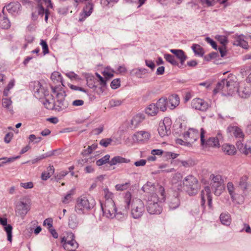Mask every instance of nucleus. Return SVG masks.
<instances>
[{"mask_svg": "<svg viewBox=\"0 0 251 251\" xmlns=\"http://www.w3.org/2000/svg\"><path fill=\"white\" fill-rule=\"evenodd\" d=\"M238 83L230 77L223 78L218 82L213 90V93L217 94L220 92L223 96L231 95L234 91H237L239 96L242 98H248L251 94V88L250 86H240L237 88Z\"/></svg>", "mask_w": 251, "mask_h": 251, "instance_id": "1", "label": "nucleus"}, {"mask_svg": "<svg viewBox=\"0 0 251 251\" xmlns=\"http://www.w3.org/2000/svg\"><path fill=\"white\" fill-rule=\"evenodd\" d=\"M158 192L159 196L156 194H153L148 198L147 209L150 214H159L162 212V207L158 202L165 200L166 195L164 188L162 186H159Z\"/></svg>", "mask_w": 251, "mask_h": 251, "instance_id": "2", "label": "nucleus"}, {"mask_svg": "<svg viewBox=\"0 0 251 251\" xmlns=\"http://www.w3.org/2000/svg\"><path fill=\"white\" fill-rule=\"evenodd\" d=\"M131 200V194L129 192H127L124 197V201L126 204L125 208L123 211L118 210L115 205L108 209H106L103 212V215L106 217L113 219L115 217L119 221H123L126 219L127 216V209L130 207Z\"/></svg>", "mask_w": 251, "mask_h": 251, "instance_id": "3", "label": "nucleus"}, {"mask_svg": "<svg viewBox=\"0 0 251 251\" xmlns=\"http://www.w3.org/2000/svg\"><path fill=\"white\" fill-rule=\"evenodd\" d=\"M95 204V201L93 198H88L84 196H81L77 199L75 206V211L78 214H84L85 211H88L92 209Z\"/></svg>", "mask_w": 251, "mask_h": 251, "instance_id": "4", "label": "nucleus"}, {"mask_svg": "<svg viewBox=\"0 0 251 251\" xmlns=\"http://www.w3.org/2000/svg\"><path fill=\"white\" fill-rule=\"evenodd\" d=\"M130 204L131 215L132 218L135 219L140 218L145 210L143 201L138 198H131Z\"/></svg>", "mask_w": 251, "mask_h": 251, "instance_id": "5", "label": "nucleus"}, {"mask_svg": "<svg viewBox=\"0 0 251 251\" xmlns=\"http://www.w3.org/2000/svg\"><path fill=\"white\" fill-rule=\"evenodd\" d=\"M210 179H211L210 185L214 194L216 196H220L225 188L224 180L222 176L212 174L210 176Z\"/></svg>", "mask_w": 251, "mask_h": 251, "instance_id": "6", "label": "nucleus"}, {"mask_svg": "<svg viewBox=\"0 0 251 251\" xmlns=\"http://www.w3.org/2000/svg\"><path fill=\"white\" fill-rule=\"evenodd\" d=\"M198 182L197 179L193 175H189L184 178L183 183L189 195H194L197 193L199 188Z\"/></svg>", "mask_w": 251, "mask_h": 251, "instance_id": "7", "label": "nucleus"}, {"mask_svg": "<svg viewBox=\"0 0 251 251\" xmlns=\"http://www.w3.org/2000/svg\"><path fill=\"white\" fill-rule=\"evenodd\" d=\"M66 95L64 91L57 93L56 100L53 103V109L57 111H61L67 108L69 105L68 102L65 100Z\"/></svg>", "mask_w": 251, "mask_h": 251, "instance_id": "8", "label": "nucleus"}, {"mask_svg": "<svg viewBox=\"0 0 251 251\" xmlns=\"http://www.w3.org/2000/svg\"><path fill=\"white\" fill-rule=\"evenodd\" d=\"M22 5L18 1H13L6 4L2 8V12L4 14L6 10L12 16H16L20 14Z\"/></svg>", "mask_w": 251, "mask_h": 251, "instance_id": "9", "label": "nucleus"}, {"mask_svg": "<svg viewBox=\"0 0 251 251\" xmlns=\"http://www.w3.org/2000/svg\"><path fill=\"white\" fill-rule=\"evenodd\" d=\"M103 191L105 201L104 204L101 203V208L103 212L106 209H108L114 206L115 204L113 200V194L110 192L107 188H104Z\"/></svg>", "mask_w": 251, "mask_h": 251, "instance_id": "10", "label": "nucleus"}, {"mask_svg": "<svg viewBox=\"0 0 251 251\" xmlns=\"http://www.w3.org/2000/svg\"><path fill=\"white\" fill-rule=\"evenodd\" d=\"M171 121L168 118H165L163 122L159 124L158 132L161 137L168 135L171 133L170 127Z\"/></svg>", "mask_w": 251, "mask_h": 251, "instance_id": "11", "label": "nucleus"}, {"mask_svg": "<svg viewBox=\"0 0 251 251\" xmlns=\"http://www.w3.org/2000/svg\"><path fill=\"white\" fill-rule=\"evenodd\" d=\"M201 206L204 208L206 199L207 200L208 204L209 207L212 206V196L210 187L208 186H205L204 189L201 191Z\"/></svg>", "mask_w": 251, "mask_h": 251, "instance_id": "12", "label": "nucleus"}, {"mask_svg": "<svg viewBox=\"0 0 251 251\" xmlns=\"http://www.w3.org/2000/svg\"><path fill=\"white\" fill-rule=\"evenodd\" d=\"M205 131L203 128L201 129V144L202 146L218 147L220 146L219 141L215 137H210L206 141L204 139Z\"/></svg>", "mask_w": 251, "mask_h": 251, "instance_id": "13", "label": "nucleus"}, {"mask_svg": "<svg viewBox=\"0 0 251 251\" xmlns=\"http://www.w3.org/2000/svg\"><path fill=\"white\" fill-rule=\"evenodd\" d=\"M191 106L193 108L201 111H206L209 106L207 102L200 98L193 99L191 102Z\"/></svg>", "mask_w": 251, "mask_h": 251, "instance_id": "14", "label": "nucleus"}, {"mask_svg": "<svg viewBox=\"0 0 251 251\" xmlns=\"http://www.w3.org/2000/svg\"><path fill=\"white\" fill-rule=\"evenodd\" d=\"M30 210L29 205L23 201L18 202L16 206L15 212L21 217H24Z\"/></svg>", "mask_w": 251, "mask_h": 251, "instance_id": "15", "label": "nucleus"}, {"mask_svg": "<svg viewBox=\"0 0 251 251\" xmlns=\"http://www.w3.org/2000/svg\"><path fill=\"white\" fill-rule=\"evenodd\" d=\"M199 131L194 128H189V130L183 134V137L185 140H189V142H194L199 138Z\"/></svg>", "mask_w": 251, "mask_h": 251, "instance_id": "16", "label": "nucleus"}, {"mask_svg": "<svg viewBox=\"0 0 251 251\" xmlns=\"http://www.w3.org/2000/svg\"><path fill=\"white\" fill-rule=\"evenodd\" d=\"M160 185H157V188H155L153 183L151 182H147L142 188V190L146 193L150 194L152 195L153 194H156L159 196L158 192L159 187Z\"/></svg>", "mask_w": 251, "mask_h": 251, "instance_id": "17", "label": "nucleus"}, {"mask_svg": "<svg viewBox=\"0 0 251 251\" xmlns=\"http://www.w3.org/2000/svg\"><path fill=\"white\" fill-rule=\"evenodd\" d=\"M34 96L37 99H41L43 97V94L44 92V87L39 81L33 82Z\"/></svg>", "mask_w": 251, "mask_h": 251, "instance_id": "18", "label": "nucleus"}, {"mask_svg": "<svg viewBox=\"0 0 251 251\" xmlns=\"http://www.w3.org/2000/svg\"><path fill=\"white\" fill-rule=\"evenodd\" d=\"M234 41L233 45L236 46H240L244 49H247L248 44L245 40V36L243 34H235L233 36Z\"/></svg>", "mask_w": 251, "mask_h": 251, "instance_id": "19", "label": "nucleus"}, {"mask_svg": "<svg viewBox=\"0 0 251 251\" xmlns=\"http://www.w3.org/2000/svg\"><path fill=\"white\" fill-rule=\"evenodd\" d=\"M134 136L138 142H145L150 139L151 134L148 131L142 130L136 132L134 134Z\"/></svg>", "mask_w": 251, "mask_h": 251, "instance_id": "20", "label": "nucleus"}, {"mask_svg": "<svg viewBox=\"0 0 251 251\" xmlns=\"http://www.w3.org/2000/svg\"><path fill=\"white\" fill-rule=\"evenodd\" d=\"M168 205L170 210H174L180 205V200L177 196H171L168 198Z\"/></svg>", "mask_w": 251, "mask_h": 251, "instance_id": "21", "label": "nucleus"}, {"mask_svg": "<svg viewBox=\"0 0 251 251\" xmlns=\"http://www.w3.org/2000/svg\"><path fill=\"white\" fill-rule=\"evenodd\" d=\"M145 115L143 114H138L134 116L131 120L130 128H135L138 127L145 120Z\"/></svg>", "mask_w": 251, "mask_h": 251, "instance_id": "22", "label": "nucleus"}, {"mask_svg": "<svg viewBox=\"0 0 251 251\" xmlns=\"http://www.w3.org/2000/svg\"><path fill=\"white\" fill-rule=\"evenodd\" d=\"M227 131L229 133H232L236 138L243 139L244 137V134L241 129L236 126H229L227 128Z\"/></svg>", "mask_w": 251, "mask_h": 251, "instance_id": "23", "label": "nucleus"}, {"mask_svg": "<svg viewBox=\"0 0 251 251\" xmlns=\"http://www.w3.org/2000/svg\"><path fill=\"white\" fill-rule=\"evenodd\" d=\"M170 51L176 55V56L180 60L181 64L183 65L185 61L187 58V57L185 55L184 51L179 49H171L170 50Z\"/></svg>", "mask_w": 251, "mask_h": 251, "instance_id": "24", "label": "nucleus"}, {"mask_svg": "<svg viewBox=\"0 0 251 251\" xmlns=\"http://www.w3.org/2000/svg\"><path fill=\"white\" fill-rule=\"evenodd\" d=\"M168 101V107L171 109H173L179 104V98L177 95L174 94L169 97Z\"/></svg>", "mask_w": 251, "mask_h": 251, "instance_id": "25", "label": "nucleus"}, {"mask_svg": "<svg viewBox=\"0 0 251 251\" xmlns=\"http://www.w3.org/2000/svg\"><path fill=\"white\" fill-rule=\"evenodd\" d=\"M155 104L157 107L158 110L160 109L161 111H165L166 110L167 106L168 107L169 106L168 99L165 98H161Z\"/></svg>", "mask_w": 251, "mask_h": 251, "instance_id": "26", "label": "nucleus"}, {"mask_svg": "<svg viewBox=\"0 0 251 251\" xmlns=\"http://www.w3.org/2000/svg\"><path fill=\"white\" fill-rule=\"evenodd\" d=\"M148 70L145 68H135L131 70V75H134L138 78H143V75L148 73Z\"/></svg>", "mask_w": 251, "mask_h": 251, "instance_id": "27", "label": "nucleus"}, {"mask_svg": "<svg viewBox=\"0 0 251 251\" xmlns=\"http://www.w3.org/2000/svg\"><path fill=\"white\" fill-rule=\"evenodd\" d=\"M86 79L87 85L90 88L95 89L97 88V86L96 85V79L94 75L90 74H87L86 75Z\"/></svg>", "mask_w": 251, "mask_h": 251, "instance_id": "28", "label": "nucleus"}, {"mask_svg": "<svg viewBox=\"0 0 251 251\" xmlns=\"http://www.w3.org/2000/svg\"><path fill=\"white\" fill-rule=\"evenodd\" d=\"M227 0H201V4L204 7H209L214 5L216 3L224 4Z\"/></svg>", "mask_w": 251, "mask_h": 251, "instance_id": "29", "label": "nucleus"}, {"mask_svg": "<svg viewBox=\"0 0 251 251\" xmlns=\"http://www.w3.org/2000/svg\"><path fill=\"white\" fill-rule=\"evenodd\" d=\"M220 220L223 225L229 226L231 224V219L228 213H222L220 216Z\"/></svg>", "mask_w": 251, "mask_h": 251, "instance_id": "30", "label": "nucleus"}, {"mask_svg": "<svg viewBox=\"0 0 251 251\" xmlns=\"http://www.w3.org/2000/svg\"><path fill=\"white\" fill-rule=\"evenodd\" d=\"M11 26V24L7 16L4 15H1L0 14V27L3 29H8Z\"/></svg>", "mask_w": 251, "mask_h": 251, "instance_id": "31", "label": "nucleus"}, {"mask_svg": "<svg viewBox=\"0 0 251 251\" xmlns=\"http://www.w3.org/2000/svg\"><path fill=\"white\" fill-rule=\"evenodd\" d=\"M94 4L91 1H88L85 6L83 7V11L84 14V17L86 18L89 16L93 12Z\"/></svg>", "mask_w": 251, "mask_h": 251, "instance_id": "32", "label": "nucleus"}, {"mask_svg": "<svg viewBox=\"0 0 251 251\" xmlns=\"http://www.w3.org/2000/svg\"><path fill=\"white\" fill-rule=\"evenodd\" d=\"M129 162V160H127L126 159L120 156H116L112 158L110 160L109 164L110 166H113L118 163H128Z\"/></svg>", "mask_w": 251, "mask_h": 251, "instance_id": "33", "label": "nucleus"}, {"mask_svg": "<svg viewBox=\"0 0 251 251\" xmlns=\"http://www.w3.org/2000/svg\"><path fill=\"white\" fill-rule=\"evenodd\" d=\"M50 78L54 83H56L58 82H60L61 83L62 86H64L63 84L62 77L59 72H53L51 75Z\"/></svg>", "mask_w": 251, "mask_h": 251, "instance_id": "34", "label": "nucleus"}, {"mask_svg": "<svg viewBox=\"0 0 251 251\" xmlns=\"http://www.w3.org/2000/svg\"><path fill=\"white\" fill-rule=\"evenodd\" d=\"M12 101L10 99L4 98L2 99V105L3 107L6 109L11 114L13 113V107L12 106Z\"/></svg>", "mask_w": 251, "mask_h": 251, "instance_id": "35", "label": "nucleus"}, {"mask_svg": "<svg viewBox=\"0 0 251 251\" xmlns=\"http://www.w3.org/2000/svg\"><path fill=\"white\" fill-rule=\"evenodd\" d=\"M67 238L69 240L66 242L67 244L71 245L73 248L76 249L78 247V244L75 240V235L72 233L68 234Z\"/></svg>", "mask_w": 251, "mask_h": 251, "instance_id": "36", "label": "nucleus"}, {"mask_svg": "<svg viewBox=\"0 0 251 251\" xmlns=\"http://www.w3.org/2000/svg\"><path fill=\"white\" fill-rule=\"evenodd\" d=\"M223 151L228 155H232L236 152V150L234 146L231 145H224L222 146Z\"/></svg>", "mask_w": 251, "mask_h": 251, "instance_id": "37", "label": "nucleus"}, {"mask_svg": "<svg viewBox=\"0 0 251 251\" xmlns=\"http://www.w3.org/2000/svg\"><path fill=\"white\" fill-rule=\"evenodd\" d=\"M157 107L156 106V105L154 103L151 104L149 105V106L146 109V113L150 116H154L158 112Z\"/></svg>", "mask_w": 251, "mask_h": 251, "instance_id": "38", "label": "nucleus"}, {"mask_svg": "<svg viewBox=\"0 0 251 251\" xmlns=\"http://www.w3.org/2000/svg\"><path fill=\"white\" fill-rule=\"evenodd\" d=\"M192 50L196 55L202 56L204 54L203 49L198 44H193L191 47Z\"/></svg>", "mask_w": 251, "mask_h": 251, "instance_id": "39", "label": "nucleus"}, {"mask_svg": "<svg viewBox=\"0 0 251 251\" xmlns=\"http://www.w3.org/2000/svg\"><path fill=\"white\" fill-rule=\"evenodd\" d=\"M119 0H100V3L103 7H112L117 3Z\"/></svg>", "mask_w": 251, "mask_h": 251, "instance_id": "40", "label": "nucleus"}, {"mask_svg": "<svg viewBox=\"0 0 251 251\" xmlns=\"http://www.w3.org/2000/svg\"><path fill=\"white\" fill-rule=\"evenodd\" d=\"M227 189L229 195L231 196L232 199L234 201L235 200V195L236 194L234 192L235 188L234 186L231 182H229L227 184Z\"/></svg>", "mask_w": 251, "mask_h": 251, "instance_id": "41", "label": "nucleus"}, {"mask_svg": "<svg viewBox=\"0 0 251 251\" xmlns=\"http://www.w3.org/2000/svg\"><path fill=\"white\" fill-rule=\"evenodd\" d=\"M164 58L167 61L174 66H178V63L176 60L175 56L170 54H165Z\"/></svg>", "mask_w": 251, "mask_h": 251, "instance_id": "42", "label": "nucleus"}, {"mask_svg": "<svg viewBox=\"0 0 251 251\" xmlns=\"http://www.w3.org/2000/svg\"><path fill=\"white\" fill-rule=\"evenodd\" d=\"M4 230L6 232L7 236V240L10 242L12 241V226L9 225L7 224L6 226H3Z\"/></svg>", "mask_w": 251, "mask_h": 251, "instance_id": "43", "label": "nucleus"}, {"mask_svg": "<svg viewBox=\"0 0 251 251\" xmlns=\"http://www.w3.org/2000/svg\"><path fill=\"white\" fill-rule=\"evenodd\" d=\"M247 177L244 176L241 178L238 183V187L243 191H245L247 189L248 184L247 183Z\"/></svg>", "mask_w": 251, "mask_h": 251, "instance_id": "44", "label": "nucleus"}, {"mask_svg": "<svg viewBox=\"0 0 251 251\" xmlns=\"http://www.w3.org/2000/svg\"><path fill=\"white\" fill-rule=\"evenodd\" d=\"M109 158L110 155L109 154H106L101 158L98 160L96 161V164L98 166H101L106 163H109V162L110 161Z\"/></svg>", "mask_w": 251, "mask_h": 251, "instance_id": "45", "label": "nucleus"}, {"mask_svg": "<svg viewBox=\"0 0 251 251\" xmlns=\"http://www.w3.org/2000/svg\"><path fill=\"white\" fill-rule=\"evenodd\" d=\"M217 40L222 44V46H226L228 40L226 36L224 35H218L216 36Z\"/></svg>", "mask_w": 251, "mask_h": 251, "instance_id": "46", "label": "nucleus"}, {"mask_svg": "<svg viewBox=\"0 0 251 251\" xmlns=\"http://www.w3.org/2000/svg\"><path fill=\"white\" fill-rule=\"evenodd\" d=\"M19 158V156H17L15 157H10V158H6V157L0 158V160H3V161L1 162H0V167L1 166H3L4 165V164H5V163H6L7 162L13 161L15 159Z\"/></svg>", "mask_w": 251, "mask_h": 251, "instance_id": "47", "label": "nucleus"}, {"mask_svg": "<svg viewBox=\"0 0 251 251\" xmlns=\"http://www.w3.org/2000/svg\"><path fill=\"white\" fill-rule=\"evenodd\" d=\"M40 44L42 47L43 52L44 55L47 54L49 52L48 45L47 42L43 39L41 40Z\"/></svg>", "mask_w": 251, "mask_h": 251, "instance_id": "48", "label": "nucleus"}, {"mask_svg": "<svg viewBox=\"0 0 251 251\" xmlns=\"http://www.w3.org/2000/svg\"><path fill=\"white\" fill-rule=\"evenodd\" d=\"M97 147V145H95V144H93L91 146H88V147L87 148V149L85 150L82 152V154L85 155H89L92 153L93 151L96 150Z\"/></svg>", "mask_w": 251, "mask_h": 251, "instance_id": "49", "label": "nucleus"}, {"mask_svg": "<svg viewBox=\"0 0 251 251\" xmlns=\"http://www.w3.org/2000/svg\"><path fill=\"white\" fill-rule=\"evenodd\" d=\"M47 9H45L41 4H38L37 7L38 15L43 17L46 13Z\"/></svg>", "mask_w": 251, "mask_h": 251, "instance_id": "50", "label": "nucleus"}, {"mask_svg": "<svg viewBox=\"0 0 251 251\" xmlns=\"http://www.w3.org/2000/svg\"><path fill=\"white\" fill-rule=\"evenodd\" d=\"M112 141L111 138H104L100 141V144L104 147H107L111 144Z\"/></svg>", "mask_w": 251, "mask_h": 251, "instance_id": "51", "label": "nucleus"}, {"mask_svg": "<svg viewBox=\"0 0 251 251\" xmlns=\"http://www.w3.org/2000/svg\"><path fill=\"white\" fill-rule=\"evenodd\" d=\"M129 184V183L127 182L123 184H118L115 186V189L117 191H123L127 189Z\"/></svg>", "mask_w": 251, "mask_h": 251, "instance_id": "52", "label": "nucleus"}, {"mask_svg": "<svg viewBox=\"0 0 251 251\" xmlns=\"http://www.w3.org/2000/svg\"><path fill=\"white\" fill-rule=\"evenodd\" d=\"M120 86V80L119 78L114 79L112 81L110 86L112 89H116Z\"/></svg>", "mask_w": 251, "mask_h": 251, "instance_id": "53", "label": "nucleus"}, {"mask_svg": "<svg viewBox=\"0 0 251 251\" xmlns=\"http://www.w3.org/2000/svg\"><path fill=\"white\" fill-rule=\"evenodd\" d=\"M122 103V101L120 100L112 99L109 101V104L111 107L120 106Z\"/></svg>", "mask_w": 251, "mask_h": 251, "instance_id": "54", "label": "nucleus"}, {"mask_svg": "<svg viewBox=\"0 0 251 251\" xmlns=\"http://www.w3.org/2000/svg\"><path fill=\"white\" fill-rule=\"evenodd\" d=\"M78 223L75 221V219H74L73 217H71V218L69 220V226L70 228L72 229H74L77 227Z\"/></svg>", "mask_w": 251, "mask_h": 251, "instance_id": "55", "label": "nucleus"}, {"mask_svg": "<svg viewBox=\"0 0 251 251\" xmlns=\"http://www.w3.org/2000/svg\"><path fill=\"white\" fill-rule=\"evenodd\" d=\"M68 174V172L67 171H62L56 175V176H55V179L57 181H58L62 179Z\"/></svg>", "mask_w": 251, "mask_h": 251, "instance_id": "56", "label": "nucleus"}, {"mask_svg": "<svg viewBox=\"0 0 251 251\" xmlns=\"http://www.w3.org/2000/svg\"><path fill=\"white\" fill-rule=\"evenodd\" d=\"M43 104L45 107L48 109H53V103H51L50 102L49 100L47 99L43 101Z\"/></svg>", "mask_w": 251, "mask_h": 251, "instance_id": "57", "label": "nucleus"}, {"mask_svg": "<svg viewBox=\"0 0 251 251\" xmlns=\"http://www.w3.org/2000/svg\"><path fill=\"white\" fill-rule=\"evenodd\" d=\"M96 76L99 78L100 85L102 87L105 86L106 85V81L99 74L96 73Z\"/></svg>", "mask_w": 251, "mask_h": 251, "instance_id": "58", "label": "nucleus"}, {"mask_svg": "<svg viewBox=\"0 0 251 251\" xmlns=\"http://www.w3.org/2000/svg\"><path fill=\"white\" fill-rule=\"evenodd\" d=\"M205 41L211 45V46L212 47V48L215 50H217V44L212 39H211L209 37H207L205 38Z\"/></svg>", "mask_w": 251, "mask_h": 251, "instance_id": "59", "label": "nucleus"}, {"mask_svg": "<svg viewBox=\"0 0 251 251\" xmlns=\"http://www.w3.org/2000/svg\"><path fill=\"white\" fill-rule=\"evenodd\" d=\"M218 50L220 53L221 56L224 57L226 54V46H220L218 48Z\"/></svg>", "mask_w": 251, "mask_h": 251, "instance_id": "60", "label": "nucleus"}, {"mask_svg": "<svg viewBox=\"0 0 251 251\" xmlns=\"http://www.w3.org/2000/svg\"><path fill=\"white\" fill-rule=\"evenodd\" d=\"M110 71V72H106L105 71H104L102 72L103 75H104V77H106V79L110 78L113 76L112 73H114L115 71L113 69H111Z\"/></svg>", "mask_w": 251, "mask_h": 251, "instance_id": "61", "label": "nucleus"}, {"mask_svg": "<svg viewBox=\"0 0 251 251\" xmlns=\"http://www.w3.org/2000/svg\"><path fill=\"white\" fill-rule=\"evenodd\" d=\"M72 199L71 193H68L63 199L62 202L64 203H68Z\"/></svg>", "mask_w": 251, "mask_h": 251, "instance_id": "62", "label": "nucleus"}, {"mask_svg": "<svg viewBox=\"0 0 251 251\" xmlns=\"http://www.w3.org/2000/svg\"><path fill=\"white\" fill-rule=\"evenodd\" d=\"M21 187L25 189H30L33 187V184L32 182H28L26 183H21L20 184Z\"/></svg>", "mask_w": 251, "mask_h": 251, "instance_id": "63", "label": "nucleus"}, {"mask_svg": "<svg viewBox=\"0 0 251 251\" xmlns=\"http://www.w3.org/2000/svg\"><path fill=\"white\" fill-rule=\"evenodd\" d=\"M103 126H100L99 127H98V128H96L94 129L92 131V132L95 135H99L103 131Z\"/></svg>", "mask_w": 251, "mask_h": 251, "instance_id": "64", "label": "nucleus"}]
</instances>
